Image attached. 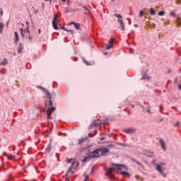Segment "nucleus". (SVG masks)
<instances>
[{
    "instance_id": "nucleus-23",
    "label": "nucleus",
    "mask_w": 181,
    "mask_h": 181,
    "mask_svg": "<svg viewBox=\"0 0 181 181\" xmlns=\"http://www.w3.org/2000/svg\"><path fill=\"white\" fill-rule=\"evenodd\" d=\"M132 162H135V163H136V165H139V166H142V164H141V163H139V161L136 160L134 158H132Z\"/></svg>"
},
{
    "instance_id": "nucleus-33",
    "label": "nucleus",
    "mask_w": 181,
    "mask_h": 181,
    "mask_svg": "<svg viewBox=\"0 0 181 181\" xmlns=\"http://www.w3.org/2000/svg\"><path fill=\"white\" fill-rule=\"evenodd\" d=\"M13 158H15V156L11 155L8 156L9 160H13Z\"/></svg>"
},
{
    "instance_id": "nucleus-50",
    "label": "nucleus",
    "mask_w": 181,
    "mask_h": 181,
    "mask_svg": "<svg viewBox=\"0 0 181 181\" xmlns=\"http://www.w3.org/2000/svg\"><path fill=\"white\" fill-rule=\"evenodd\" d=\"M46 2H47V1H49L50 3L52 2V1L51 0H45Z\"/></svg>"
},
{
    "instance_id": "nucleus-7",
    "label": "nucleus",
    "mask_w": 181,
    "mask_h": 181,
    "mask_svg": "<svg viewBox=\"0 0 181 181\" xmlns=\"http://www.w3.org/2000/svg\"><path fill=\"white\" fill-rule=\"evenodd\" d=\"M38 88H41V90H43L47 95V98L49 99V101H52V95L50 94V93H49V90H46L45 88L42 86H38Z\"/></svg>"
},
{
    "instance_id": "nucleus-59",
    "label": "nucleus",
    "mask_w": 181,
    "mask_h": 181,
    "mask_svg": "<svg viewBox=\"0 0 181 181\" xmlns=\"http://www.w3.org/2000/svg\"><path fill=\"white\" fill-rule=\"evenodd\" d=\"M76 166H78V163L76 164Z\"/></svg>"
},
{
    "instance_id": "nucleus-35",
    "label": "nucleus",
    "mask_w": 181,
    "mask_h": 181,
    "mask_svg": "<svg viewBox=\"0 0 181 181\" xmlns=\"http://www.w3.org/2000/svg\"><path fill=\"white\" fill-rule=\"evenodd\" d=\"M170 15H171V16H176V13H175V11H172L170 13Z\"/></svg>"
},
{
    "instance_id": "nucleus-6",
    "label": "nucleus",
    "mask_w": 181,
    "mask_h": 181,
    "mask_svg": "<svg viewBox=\"0 0 181 181\" xmlns=\"http://www.w3.org/2000/svg\"><path fill=\"white\" fill-rule=\"evenodd\" d=\"M73 175H74V173L71 170V167L69 168V170H67L65 176H64V179L66 181H70L69 180V176H73Z\"/></svg>"
},
{
    "instance_id": "nucleus-10",
    "label": "nucleus",
    "mask_w": 181,
    "mask_h": 181,
    "mask_svg": "<svg viewBox=\"0 0 181 181\" xmlns=\"http://www.w3.org/2000/svg\"><path fill=\"white\" fill-rule=\"evenodd\" d=\"M159 144L163 151H166V143L165 142V140L160 139H159Z\"/></svg>"
},
{
    "instance_id": "nucleus-37",
    "label": "nucleus",
    "mask_w": 181,
    "mask_h": 181,
    "mask_svg": "<svg viewBox=\"0 0 181 181\" xmlns=\"http://www.w3.org/2000/svg\"><path fill=\"white\" fill-rule=\"evenodd\" d=\"M83 63H85V64H86V66H90V62H87V60L83 59Z\"/></svg>"
},
{
    "instance_id": "nucleus-43",
    "label": "nucleus",
    "mask_w": 181,
    "mask_h": 181,
    "mask_svg": "<svg viewBox=\"0 0 181 181\" xmlns=\"http://www.w3.org/2000/svg\"><path fill=\"white\" fill-rule=\"evenodd\" d=\"M0 14L1 15H4V10L2 8L0 9Z\"/></svg>"
},
{
    "instance_id": "nucleus-11",
    "label": "nucleus",
    "mask_w": 181,
    "mask_h": 181,
    "mask_svg": "<svg viewBox=\"0 0 181 181\" xmlns=\"http://www.w3.org/2000/svg\"><path fill=\"white\" fill-rule=\"evenodd\" d=\"M113 45H114V39L111 38L109 40V44L107 45L106 49L110 50L112 47Z\"/></svg>"
},
{
    "instance_id": "nucleus-53",
    "label": "nucleus",
    "mask_w": 181,
    "mask_h": 181,
    "mask_svg": "<svg viewBox=\"0 0 181 181\" xmlns=\"http://www.w3.org/2000/svg\"><path fill=\"white\" fill-rule=\"evenodd\" d=\"M45 105H47V102L45 101Z\"/></svg>"
},
{
    "instance_id": "nucleus-51",
    "label": "nucleus",
    "mask_w": 181,
    "mask_h": 181,
    "mask_svg": "<svg viewBox=\"0 0 181 181\" xmlns=\"http://www.w3.org/2000/svg\"><path fill=\"white\" fill-rule=\"evenodd\" d=\"M134 105H132V108H134Z\"/></svg>"
},
{
    "instance_id": "nucleus-20",
    "label": "nucleus",
    "mask_w": 181,
    "mask_h": 181,
    "mask_svg": "<svg viewBox=\"0 0 181 181\" xmlns=\"http://www.w3.org/2000/svg\"><path fill=\"white\" fill-rule=\"evenodd\" d=\"M51 117H52V112H50V110H47V119H50Z\"/></svg>"
},
{
    "instance_id": "nucleus-3",
    "label": "nucleus",
    "mask_w": 181,
    "mask_h": 181,
    "mask_svg": "<svg viewBox=\"0 0 181 181\" xmlns=\"http://www.w3.org/2000/svg\"><path fill=\"white\" fill-rule=\"evenodd\" d=\"M104 170L107 172V175L108 176V177H110V179H114V175L112 174V172L115 170V168H104Z\"/></svg>"
},
{
    "instance_id": "nucleus-13",
    "label": "nucleus",
    "mask_w": 181,
    "mask_h": 181,
    "mask_svg": "<svg viewBox=\"0 0 181 181\" xmlns=\"http://www.w3.org/2000/svg\"><path fill=\"white\" fill-rule=\"evenodd\" d=\"M86 141H88V137H82L81 139L78 140V144L82 145L83 142H86Z\"/></svg>"
},
{
    "instance_id": "nucleus-49",
    "label": "nucleus",
    "mask_w": 181,
    "mask_h": 181,
    "mask_svg": "<svg viewBox=\"0 0 181 181\" xmlns=\"http://www.w3.org/2000/svg\"><path fill=\"white\" fill-rule=\"evenodd\" d=\"M40 33H41L40 29H38V33H39V35H40Z\"/></svg>"
},
{
    "instance_id": "nucleus-29",
    "label": "nucleus",
    "mask_w": 181,
    "mask_h": 181,
    "mask_svg": "<svg viewBox=\"0 0 181 181\" xmlns=\"http://www.w3.org/2000/svg\"><path fill=\"white\" fill-rule=\"evenodd\" d=\"M49 112H54L56 111V107H51V108H49Z\"/></svg>"
},
{
    "instance_id": "nucleus-12",
    "label": "nucleus",
    "mask_w": 181,
    "mask_h": 181,
    "mask_svg": "<svg viewBox=\"0 0 181 181\" xmlns=\"http://www.w3.org/2000/svg\"><path fill=\"white\" fill-rule=\"evenodd\" d=\"M13 41L16 43V45H18V42H19V34H18V32H16V31L14 32Z\"/></svg>"
},
{
    "instance_id": "nucleus-46",
    "label": "nucleus",
    "mask_w": 181,
    "mask_h": 181,
    "mask_svg": "<svg viewBox=\"0 0 181 181\" xmlns=\"http://www.w3.org/2000/svg\"><path fill=\"white\" fill-rule=\"evenodd\" d=\"M178 90H181V85L178 86Z\"/></svg>"
},
{
    "instance_id": "nucleus-55",
    "label": "nucleus",
    "mask_w": 181,
    "mask_h": 181,
    "mask_svg": "<svg viewBox=\"0 0 181 181\" xmlns=\"http://www.w3.org/2000/svg\"><path fill=\"white\" fill-rule=\"evenodd\" d=\"M147 112H151V111L148 110H147Z\"/></svg>"
},
{
    "instance_id": "nucleus-2",
    "label": "nucleus",
    "mask_w": 181,
    "mask_h": 181,
    "mask_svg": "<svg viewBox=\"0 0 181 181\" xmlns=\"http://www.w3.org/2000/svg\"><path fill=\"white\" fill-rule=\"evenodd\" d=\"M115 16L116 18H118L117 21L119 22V25H120V28L122 30H125V23H124V21H122V16L118 14V13H115Z\"/></svg>"
},
{
    "instance_id": "nucleus-44",
    "label": "nucleus",
    "mask_w": 181,
    "mask_h": 181,
    "mask_svg": "<svg viewBox=\"0 0 181 181\" xmlns=\"http://www.w3.org/2000/svg\"><path fill=\"white\" fill-rule=\"evenodd\" d=\"M34 13L37 15V13H39V11L37 9L34 10Z\"/></svg>"
},
{
    "instance_id": "nucleus-58",
    "label": "nucleus",
    "mask_w": 181,
    "mask_h": 181,
    "mask_svg": "<svg viewBox=\"0 0 181 181\" xmlns=\"http://www.w3.org/2000/svg\"><path fill=\"white\" fill-rule=\"evenodd\" d=\"M108 146H112V145H109Z\"/></svg>"
},
{
    "instance_id": "nucleus-21",
    "label": "nucleus",
    "mask_w": 181,
    "mask_h": 181,
    "mask_svg": "<svg viewBox=\"0 0 181 181\" xmlns=\"http://www.w3.org/2000/svg\"><path fill=\"white\" fill-rule=\"evenodd\" d=\"M45 151L47 152H50V151H52V144H49L47 147L45 148Z\"/></svg>"
},
{
    "instance_id": "nucleus-57",
    "label": "nucleus",
    "mask_w": 181,
    "mask_h": 181,
    "mask_svg": "<svg viewBox=\"0 0 181 181\" xmlns=\"http://www.w3.org/2000/svg\"><path fill=\"white\" fill-rule=\"evenodd\" d=\"M89 136L91 138V134H89Z\"/></svg>"
},
{
    "instance_id": "nucleus-24",
    "label": "nucleus",
    "mask_w": 181,
    "mask_h": 181,
    "mask_svg": "<svg viewBox=\"0 0 181 181\" xmlns=\"http://www.w3.org/2000/svg\"><path fill=\"white\" fill-rule=\"evenodd\" d=\"M156 11L153 9V8H150V15H155Z\"/></svg>"
},
{
    "instance_id": "nucleus-9",
    "label": "nucleus",
    "mask_w": 181,
    "mask_h": 181,
    "mask_svg": "<svg viewBox=\"0 0 181 181\" xmlns=\"http://www.w3.org/2000/svg\"><path fill=\"white\" fill-rule=\"evenodd\" d=\"M156 169L158 172H159V173H161L162 175L163 176V177H166V174L163 173V170H162V167L160 166V165L157 164Z\"/></svg>"
},
{
    "instance_id": "nucleus-8",
    "label": "nucleus",
    "mask_w": 181,
    "mask_h": 181,
    "mask_svg": "<svg viewBox=\"0 0 181 181\" xmlns=\"http://www.w3.org/2000/svg\"><path fill=\"white\" fill-rule=\"evenodd\" d=\"M124 132H125V134H135V132H136V129L135 128H129V129H124Z\"/></svg>"
},
{
    "instance_id": "nucleus-39",
    "label": "nucleus",
    "mask_w": 181,
    "mask_h": 181,
    "mask_svg": "<svg viewBox=\"0 0 181 181\" xmlns=\"http://www.w3.org/2000/svg\"><path fill=\"white\" fill-rule=\"evenodd\" d=\"M49 106L53 107V102L52 100H49Z\"/></svg>"
},
{
    "instance_id": "nucleus-45",
    "label": "nucleus",
    "mask_w": 181,
    "mask_h": 181,
    "mask_svg": "<svg viewBox=\"0 0 181 181\" xmlns=\"http://www.w3.org/2000/svg\"><path fill=\"white\" fill-rule=\"evenodd\" d=\"M130 53H134V49L132 48H130Z\"/></svg>"
},
{
    "instance_id": "nucleus-56",
    "label": "nucleus",
    "mask_w": 181,
    "mask_h": 181,
    "mask_svg": "<svg viewBox=\"0 0 181 181\" xmlns=\"http://www.w3.org/2000/svg\"><path fill=\"white\" fill-rule=\"evenodd\" d=\"M93 127V124H91L90 126V128H91Z\"/></svg>"
},
{
    "instance_id": "nucleus-5",
    "label": "nucleus",
    "mask_w": 181,
    "mask_h": 181,
    "mask_svg": "<svg viewBox=\"0 0 181 181\" xmlns=\"http://www.w3.org/2000/svg\"><path fill=\"white\" fill-rule=\"evenodd\" d=\"M99 152L100 153V156H105L110 152V148L108 147H100L99 148Z\"/></svg>"
},
{
    "instance_id": "nucleus-4",
    "label": "nucleus",
    "mask_w": 181,
    "mask_h": 181,
    "mask_svg": "<svg viewBox=\"0 0 181 181\" xmlns=\"http://www.w3.org/2000/svg\"><path fill=\"white\" fill-rule=\"evenodd\" d=\"M26 29L23 30V28H20L21 31V35L23 38H25V34L28 33L29 35L30 31H29V22L26 21Z\"/></svg>"
},
{
    "instance_id": "nucleus-26",
    "label": "nucleus",
    "mask_w": 181,
    "mask_h": 181,
    "mask_svg": "<svg viewBox=\"0 0 181 181\" xmlns=\"http://www.w3.org/2000/svg\"><path fill=\"white\" fill-rule=\"evenodd\" d=\"M146 155L147 156L152 157V156H153V152H151V151H147V152L146 153Z\"/></svg>"
},
{
    "instance_id": "nucleus-30",
    "label": "nucleus",
    "mask_w": 181,
    "mask_h": 181,
    "mask_svg": "<svg viewBox=\"0 0 181 181\" xmlns=\"http://www.w3.org/2000/svg\"><path fill=\"white\" fill-rule=\"evenodd\" d=\"M57 18H58L57 14H54L52 22H57Z\"/></svg>"
},
{
    "instance_id": "nucleus-28",
    "label": "nucleus",
    "mask_w": 181,
    "mask_h": 181,
    "mask_svg": "<svg viewBox=\"0 0 181 181\" xmlns=\"http://www.w3.org/2000/svg\"><path fill=\"white\" fill-rule=\"evenodd\" d=\"M25 35H26V36H28V40L32 41L33 40V37H32V36L30 35V33H25Z\"/></svg>"
},
{
    "instance_id": "nucleus-54",
    "label": "nucleus",
    "mask_w": 181,
    "mask_h": 181,
    "mask_svg": "<svg viewBox=\"0 0 181 181\" xmlns=\"http://www.w3.org/2000/svg\"><path fill=\"white\" fill-rule=\"evenodd\" d=\"M63 2H66V0H62Z\"/></svg>"
},
{
    "instance_id": "nucleus-15",
    "label": "nucleus",
    "mask_w": 181,
    "mask_h": 181,
    "mask_svg": "<svg viewBox=\"0 0 181 181\" xmlns=\"http://www.w3.org/2000/svg\"><path fill=\"white\" fill-rule=\"evenodd\" d=\"M67 163H71V166L69 168H71V169L74 168V165L76 163V160H73V158H69L67 160Z\"/></svg>"
},
{
    "instance_id": "nucleus-40",
    "label": "nucleus",
    "mask_w": 181,
    "mask_h": 181,
    "mask_svg": "<svg viewBox=\"0 0 181 181\" xmlns=\"http://www.w3.org/2000/svg\"><path fill=\"white\" fill-rule=\"evenodd\" d=\"M59 26L60 27L61 29H63V30H66L67 28H64V27H62V25L60 24H59Z\"/></svg>"
},
{
    "instance_id": "nucleus-52",
    "label": "nucleus",
    "mask_w": 181,
    "mask_h": 181,
    "mask_svg": "<svg viewBox=\"0 0 181 181\" xmlns=\"http://www.w3.org/2000/svg\"><path fill=\"white\" fill-rule=\"evenodd\" d=\"M103 140H104V138H101V139H100V141H103Z\"/></svg>"
},
{
    "instance_id": "nucleus-17",
    "label": "nucleus",
    "mask_w": 181,
    "mask_h": 181,
    "mask_svg": "<svg viewBox=\"0 0 181 181\" xmlns=\"http://www.w3.org/2000/svg\"><path fill=\"white\" fill-rule=\"evenodd\" d=\"M112 166H116V169L117 170H121V169H122V168H124L123 165H115L114 163H112Z\"/></svg>"
},
{
    "instance_id": "nucleus-25",
    "label": "nucleus",
    "mask_w": 181,
    "mask_h": 181,
    "mask_svg": "<svg viewBox=\"0 0 181 181\" xmlns=\"http://www.w3.org/2000/svg\"><path fill=\"white\" fill-rule=\"evenodd\" d=\"M149 78H151L149 77V76H148V75H146V74H144V75L143 76V78H141V80H149Z\"/></svg>"
},
{
    "instance_id": "nucleus-19",
    "label": "nucleus",
    "mask_w": 181,
    "mask_h": 181,
    "mask_svg": "<svg viewBox=\"0 0 181 181\" xmlns=\"http://www.w3.org/2000/svg\"><path fill=\"white\" fill-rule=\"evenodd\" d=\"M8 64V59H4L3 61L0 63V66H6Z\"/></svg>"
},
{
    "instance_id": "nucleus-34",
    "label": "nucleus",
    "mask_w": 181,
    "mask_h": 181,
    "mask_svg": "<svg viewBox=\"0 0 181 181\" xmlns=\"http://www.w3.org/2000/svg\"><path fill=\"white\" fill-rule=\"evenodd\" d=\"M82 7L83 8V9H85V11H87V12H88V13H90V9H88V8H87V6H82Z\"/></svg>"
},
{
    "instance_id": "nucleus-31",
    "label": "nucleus",
    "mask_w": 181,
    "mask_h": 181,
    "mask_svg": "<svg viewBox=\"0 0 181 181\" xmlns=\"http://www.w3.org/2000/svg\"><path fill=\"white\" fill-rule=\"evenodd\" d=\"M158 15V16H163V15H165V11H159Z\"/></svg>"
},
{
    "instance_id": "nucleus-41",
    "label": "nucleus",
    "mask_w": 181,
    "mask_h": 181,
    "mask_svg": "<svg viewBox=\"0 0 181 181\" xmlns=\"http://www.w3.org/2000/svg\"><path fill=\"white\" fill-rule=\"evenodd\" d=\"M94 169H95V167L93 166V167H92L91 172H90V175H93V172H94Z\"/></svg>"
},
{
    "instance_id": "nucleus-38",
    "label": "nucleus",
    "mask_w": 181,
    "mask_h": 181,
    "mask_svg": "<svg viewBox=\"0 0 181 181\" xmlns=\"http://www.w3.org/2000/svg\"><path fill=\"white\" fill-rule=\"evenodd\" d=\"M175 4H177V5H181V0L175 1Z\"/></svg>"
},
{
    "instance_id": "nucleus-32",
    "label": "nucleus",
    "mask_w": 181,
    "mask_h": 181,
    "mask_svg": "<svg viewBox=\"0 0 181 181\" xmlns=\"http://www.w3.org/2000/svg\"><path fill=\"white\" fill-rule=\"evenodd\" d=\"M139 18H142V16H144V11L141 10L139 11Z\"/></svg>"
},
{
    "instance_id": "nucleus-27",
    "label": "nucleus",
    "mask_w": 181,
    "mask_h": 181,
    "mask_svg": "<svg viewBox=\"0 0 181 181\" xmlns=\"http://www.w3.org/2000/svg\"><path fill=\"white\" fill-rule=\"evenodd\" d=\"M4 23H0V33H2V31L4 30Z\"/></svg>"
},
{
    "instance_id": "nucleus-47",
    "label": "nucleus",
    "mask_w": 181,
    "mask_h": 181,
    "mask_svg": "<svg viewBox=\"0 0 181 181\" xmlns=\"http://www.w3.org/2000/svg\"><path fill=\"white\" fill-rule=\"evenodd\" d=\"M103 54H105V56H107V54H108V52H104Z\"/></svg>"
},
{
    "instance_id": "nucleus-42",
    "label": "nucleus",
    "mask_w": 181,
    "mask_h": 181,
    "mask_svg": "<svg viewBox=\"0 0 181 181\" xmlns=\"http://www.w3.org/2000/svg\"><path fill=\"white\" fill-rule=\"evenodd\" d=\"M119 145L120 146H127V144H122V143H119Z\"/></svg>"
},
{
    "instance_id": "nucleus-18",
    "label": "nucleus",
    "mask_w": 181,
    "mask_h": 181,
    "mask_svg": "<svg viewBox=\"0 0 181 181\" xmlns=\"http://www.w3.org/2000/svg\"><path fill=\"white\" fill-rule=\"evenodd\" d=\"M22 50H23V46L22 45V43H20L18 48V53H22Z\"/></svg>"
},
{
    "instance_id": "nucleus-48",
    "label": "nucleus",
    "mask_w": 181,
    "mask_h": 181,
    "mask_svg": "<svg viewBox=\"0 0 181 181\" xmlns=\"http://www.w3.org/2000/svg\"><path fill=\"white\" fill-rule=\"evenodd\" d=\"M179 125V122H177L176 124H174V127H177Z\"/></svg>"
},
{
    "instance_id": "nucleus-60",
    "label": "nucleus",
    "mask_w": 181,
    "mask_h": 181,
    "mask_svg": "<svg viewBox=\"0 0 181 181\" xmlns=\"http://www.w3.org/2000/svg\"><path fill=\"white\" fill-rule=\"evenodd\" d=\"M180 72H181V69L180 70Z\"/></svg>"
},
{
    "instance_id": "nucleus-16",
    "label": "nucleus",
    "mask_w": 181,
    "mask_h": 181,
    "mask_svg": "<svg viewBox=\"0 0 181 181\" xmlns=\"http://www.w3.org/2000/svg\"><path fill=\"white\" fill-rule=\"evenodd\" d=\"M58 25H59V22H57V21L52 22L53 28L55 29L56 30H57V29H59Z\"/></svg>"
},
{
    "instance_id": "nucleus-22",
    "label": "nucleus",
    "mask_w": 181,
    "mask_h": 181,
    "mask_svg": "<svg viewBox=\"0 0 181 181\" xmlns=\"http://www.w3.org/2000/svg\"><path fill=\"white\" fill-rule=\"evenodd\" d=\"M120 175H122V176H127V177H129V173H128L127 172L123 171L120 173Z\"/></svg>"
},
{
    "instance_id": "nucleus-36",
    "label": "nucleus",
    "mask_w": 181,
    "mask_h": 181,
    "mask_svg": "<svg viewBox=\"0 0 181 181\" xmlns=\"http://www.w3.org/2000/svg\"><path fill=\"white\" fill-rule=\"evenodd\" d=\"M66 32H70V33H71V35H74V31H73L72 30L66 29Z\"/></svg>"
},
{
    "instance_id": "nucleus-1",
    "label": "nucleus",
    "mask_w": 181,
    "mask_h": 181,
    "mask_svg": "<svg viewBox=\"0 0 181 181\" xmlns=\"http://www.w3.org/2000/svg\"><path fill=\"white\" fill-rule=\"evenodd\" d=\"M97 158H101L99 148H96L93 151H90L88 154V156L84 158L83 162L86 163V162H89L90 159H95Z\"/></svg>"
},
{
    "instance_id": "nucleus-14",
    "label": "nucleus",
    "mask_w": 181,
    "mask_h": 181,
    "mask_svg": "<svg viewBox=\"0 0 181 181\" xmlns=\"http://www.w3.org/2000/svg\"><path fill=\"white\" fill-rule=\"evenodd\" d=\"M69 25H74L75 29H76V30H80V23H75V22H71V23H69Z\"/></svg>"
}]
</instances>
